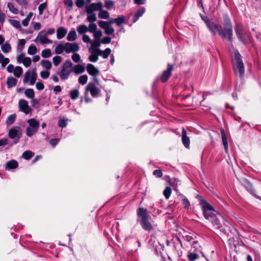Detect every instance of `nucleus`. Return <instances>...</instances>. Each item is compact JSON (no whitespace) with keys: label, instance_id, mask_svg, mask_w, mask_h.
<instances>
[{"label":"nucleus","instance_id":"obj_28","mask_svg":"<svg viewBox=\"0 0 261 261\" xmlns=\"http://www.w3.org/2000/svg\"><path fill=\"white\" fill-rule=\"evenodd\" d=\"M145 9L144 7H141L135 13L134 16V19L133 20V22H136L139 18L140 17L142 16V15L145 12Z\"/></svg>","mask_w":261,"mask_h":261},{"label":"nucleus","instance_id":"obj_59","mask_svg":"<svg viewBox=\"0 0 261 261\" xmlns=\"http://www.w3.org/2000/svg\"><path fill=\"white\" fill-rule=\"evenodd\" d=\"M31 59L30 57H25L24 60L23 61V64L26 67H29L31 64Z\"/></svg>","mask_w":261,"mask_h":261},{"label":"nucleus","instance_id":"obj_44","mask_svg":"<svg viewBox=\"0 0 261 261\" xmlns=\"http://www.w3.org/2000/svg\"><path fill=\"white\" fill-rule=\"evenodd\" d=\"M34 155V153L30 150H27L22 153V157L25 160H30Z\"/></svg>","mask_w":261,"mask_h":261},{"label":"nucleus","instance_id":"obj_54","mask_svg":"<svg viewBox=\"0 0 261 261\" xmlns=\"http://www.w3.org/2000/svg\"><path fill=\"white\" fill-rule=\"evenodd\" d=\"M53 63L55 66H57L62 61V58L60 56H57L53 59Z\"/></svg>","mask_w":261,"mask_h":261},{"label":"nucleus","instance_id":"obj_35","mask_svg":"<svg viewBox=\"0 0 261 261\" xmlns=\"http://www.w3.org/2000/svg\"><path fill=\"white\" fill-rule=\"evenodd\" d=\"M42 67L47 70L50 69L51 67V63L49 60H43L41 62Z\"/></svg>","mask_w":261,"mask_h":261},{"label":"nucleus","instance_id":"obj_6","mask_svg":"<svg viewBox=\"0 0 261 261\" xmlns=\"http://www.w3.org/2000/svg\"><path fill=\"white\" fill-rule=\"evenodd\" d=\"M73 64L69 60H66L61 65L60 71L58 72V74L62 80L68 79L72 70L71 68L72 67Z\"/></svg>","mask_w":261,"mask_h":261},{"label":"nucleus","instance_id":"obj_39","mask_svg":"<svg viewBox=\"0 0 261 261\" xmlns=\"http://www.w3.org/2000/svg\"><path fill=\"white\" fill-rule=\"evenodd\" d=\"M169 183L171 186L174 187V190H176L177 187L180 184V181L177 178H173L169 180Z\"/></svg>","mask_w":261,"mask_h":261},{"label":"nucleus","instance_id":"obj_12","mask_svg":"<svg viewBox=\"0 0 261 261\" xmlns=\"http://www.w3.org/2000/svg\"><path fill=\"white\" fill-rule=\"evenodd\" d=\"M18 107L19 111L25 114H29L32 111L31 108L29 106L28 102L24 99L19 100Z\"/></svg>","mask_w":261,"mask_h":261},{"label":"nucleus","instance_id":"obj_5","mask_svg":"<svg viewBox=\"0 0 261 261\" xmlns=\"http://www.w3.org/2000/svg\"><path fill=\"white\" fill-rule=\"evenodd\" d=\"M200 204L203 211L204 218L209 221L217 215L218 212L216 211L214 207L206 200L202 199Z\"/></svg>","mask_w":261,"mask_h":261},{"label":"nucleus","instance_id":"obj_60","mask_svg":"<svg viewBox=\"0 0 261 261\" xmlns=\"http://www.w3.org/2000/svg\"><path fill=\"white\" fill-rule=\"evenodd\" d=\"M98 24L100 28L103 29H105L109 25V22L108 21H105L102 20L99 21Z\"/></svg>","mask_w":261,"mask_h":261},{"label":"nucleus","instance_id":"obj_9","mask_svg":"<svg viewBox=\"0 0 261 261\" xmlns=\"http://www.w3.org/2000/svg\"><path fill=\"white\" fill-rule=\"evenodd\" d=\"M22 135V129L19 126H13L10 129L8 136L10 139H13V143L17 144Z\"/></svg>","mask_w":261,"mask_h":261},{"label":"nucleus","instance_id":"obj_50","mask_svg":"<svg viewBox=\"0 0 261 261\" xmlns=\"http://www.w3.org/2000/svg\"><path fill=\"white\" fill-rule=\"evenodd\" d=\"M182 197H183L182 201V204L185 206V208L188 209L190 206V203L189 201V200L185 197L183 195L180 194V195Z\"/></svg>","mask_w":261,"mask_h":261},{"label":"nucleus","instance_id":"obj_43","mask_svg":"<svg viewBox=\"0 0 261 261\" xmlns=\"http://www.w3.org/2000/svg\"><path fill=\"white\" fill-rule=\"evenodd\" d=\"M67 121H68L67 119L60 118L58 121V125L60 127H62V128L65 127L67 124Z\"/></svg>","mask_w":261,"mask_h":261},{"label":"nucleus","instance_id":"obj_40","mask_svg":"<svg viewBox=\"0 0 261 261\" xmlns=\"http://www.w3.org/2000/svg\"><path fill=\"white\" fill-rule=\"evenodd\" d=\"M24 94L29 98H33L35 96L34 91L32 89H28L25 90Z\"/></svg>","mask_w":261,"mask_h":261},{"label":"nucleus","instance_id":"obj_36","mask_svg":"<svg viewBox=\"0 0 261 261\" xmlns=\"http://www.w3.org/2000/svg\"><path fill=\"white\" fill-rule=\"evenodd\" d=\"M98 17L101 19H108L109 17V13L108 11L102 10V9L99 10Z\"/></svg>","mask_w":261,"mask_h":261},{"label":"nucleus","instance_id":"obj_64","mask_svg":"<svg viewBox=\"0 0 261 261\" xmlns=\"http://www.w3.org/2000/svg\"><path fill=\"white\" fill-rule=\"evenodd\" d=\"M153 174L157 177H161L162 176L163 173L161 170H155L153 172Z\"/></svg>","mask_w":261,"mask_h":261},{"label":"nucleus","instance_id":"obj_14","mask_svg":"<svg viewBox=\"0 0 261 261\" xmlns=\"http://www.w3.org/2000/svg\"><path fill=\"white\" fill-rule=\"evenodd\" d=\"M65 52L67 54L70 53H75L79 50L80 47L79 45L76 43H69L66 42L65 43Z\"/></svg>","mask_w":261,"mask_h":261},{"label":"nucleus","instance_id":"obj_47","mask_svg":"<svg viewBox=\"0 0 261 261\" xmlns=\"http://www.w3.org/2000/svg\"><path fill=\"white\" fill-rule=\"evenodd\" d=\"M79 95V91L76 89L72 90L70 92V96L71 98L73 100L76 99Z\"/></svg>","mask_w":261,"mask_h":261},{"label":"nucleus","instance_id":"obj_31","mask_svg":"<svg viewBox=\"0 0 261 261\" xmlns=\"http://www.w3.org/2000/svg\"><path fill=\"white\" fill-rule=\"evenodd\" d=\"M10 62L8 58H5L4 56L0 52V64L2 67H5Z\"/></svg>","mask_w":261,"mask_h":261},{"label":"nucleus","instance_id":"obj_29","mask_svg":"<svg viewBox=\"0 0 261 261\" xmlns=\"http://www.w3.org/2000/svg\"><path fill=\"white\" fill-rule=\"evenodd\" d=\"M1 49L4 53H8L11 51L12 48L10 43L6 42L4 44H2Z\"/></svg>","mask_w":261,"mask_h":261},{"label":"nucleus","instance_id":"obj_41","mask_svg":"<svg viewBox=\"0 0 261 261\" xmlns=\"http://www.w3.org/2000/svg\"><path fill=\"white\" fill-rule=\"evenodd\" d=\"M37 52V47L34 45H31L28 50V53L30 55H34Z\"/></svg>","mask_w":261,"mask_h":261},{"label":"nucleus","instance_id":"obj_3","mask_svg":"<svg viewBox=\"0 0 261 261\" xmlns=\"http://www.w3.org/2000/svg\"><path fill=\"white\" fill-rule=\"evenodd\" d=\"M215 228L220 230L224 234L227 233L229 223L224 218L221 214L217 213V215L210 220Z\"/></svg>","mask_w":261,"mask_h":261},{"label":"nucleus","instance_id":"obj_49","mask_svg":"<svg viewBox=\"0 0 261 261\" xmlns=\"http://www.w3.org/2000/svg\"><path fill=\"white\" fill-rule=\"evenodd\" d=\"M25 44V41L24 39H19L17 46V50H19V51H21L24 48Z\"/></svg>","mask_w":261,"mask_h":261},{"label":"nucleus","instance_id":"obj_4","mask_svg":"<svg viewBox=\"0 0 261 261\" xmlns=\"http://www.w3.org/2000/svg\"><path fill=\"white\" fill-rule=\"evenodd\" d=\"M234 62L233 63V69L235 75L242 78L245 73V67L242 57L238 51H236L234 53Z\"/></svg>","mask_w":261,"mask_h":261},{"label":"nucleus","instance_id":"obj_63","mask_svg":"<svg viewBox=\"0 0 261 261\" xmlns=\"http://www.w3.org/2000/svg\"><path fill=\"white\" fill-rule=\"evenodd\" d=\"M93 33V36L96 39H99L102 36V32L101 31H96Z\"/></svg>","mask_w":261,"mask_h":261},{"label":"nucleus","instance_id":"obj_2","mask_svg":"<svg viewBox=\"0 0 261 261\" xmlns=\"http://www.w3.org/2000/svg\"><path fill=\"white\" fill-rule=\"evenodd\" d=\"M138 221L140 222L143 229L150 231L153 229L151 223L149 222L150 216L146 208L140 207L137 211Z\"/></svg>","mask_w":261,"mask_h":261},{"label":"nucleus","instance_id":"obj_15","mask_svg":"<svg viewBox=\"0 0 261 261\" xmlns=\"http://www.w3.org/2000/svg\"><path fill=\"white\" fill-rule=\"evenodd\" d=\"M86 90L90 91L91 95L94 97H97L100 91L99 89L93 83H89L88 84Z\"/></svg>","mask_w":261,"mask_h":261},{"label":"nucleus","instance_id":"obj_48","mask_svg":"<svg viewBox=\"0 0 261 261\" xmlns=\"http://www.w3.org/2000/svg\"><path fill=\"white\" fill-rule=\"evenodd\" d=\"M171 194V189L170 187H167L164 190L163 194L166 199H168Z\"/></svg>","mask_w":261,"mask_h":261},{"label":"nucleus","instance_id":"obj_61","mask_svg":"<svg viewBox=\"0 0 261 261\" xmlns=\"http://www.w3.org/2000/svg\"><path fill=\"white\" fill-rule=\"evenodd\" d=\"M50 73L47 70H43L40 72V76L43 79H46L49 76Z\"/></svg>","mask_w":261,"mask_h":261},{"label":"nucleus","instance_id":"obj_10","mask_svg":"<svg viewBox=\"0 0 261 261\" xmlns=\"http://www.w3.org/2000/svg\"><path fill=\"white\" fill-rule=\"evenodd\" d=\"M34 41L36 44H50L53 43V41L47 38V36L45 33V31H40Z\"/></svg>","mask_w":261,"mask_h":261},{"label":"nucleus","instance_id":"obj_13","mask_svg":"<svg viewBox=\"0 0 261 261\" xmlns=\"http://www.w3.org/2000/svg\"><path fill=\"white\" fill-rule=\"evenodd\" d=\"M102 4L101 2L92 3L85 7L86 12L87 13H93V11H99L102 9Z\"/></svg>","mask_w":261,"mask_h":261},{"label":"nucleus","instance_id":"obj_62","mask_svg":"<svg viewBox=\"0 0 261 261\" xmlns=\"http://www.w3.org/2000/svg\"><path fill=\"white\" fill-rule=\"evenodd\" d=\"M59 141V138L52 139L49 141V143L53 147H54L58 143Z\"/></svg>","mask_w":261,"mask_h":261},{"label":"nucleus","instance_id":"obj_27","mask_svg":"<svg viewBox=\"0 0 261 261\" xmlns=\"http://www.w3.org/2000/svg\"><path fill=\"white\" fill-rule=\"evenodd\" d=\"M97 49L99 56H102L104 59L107 58L111 53V50L109 48H107L104 50H101L99 49Z\"/></svg>","mask_w":261,"mask_h":261},{"label":"nucleus","instance_id":"obj_1","mask_svg":"<svg viewBox=\"0 0 261 261\" xmlns=\"http://www.w3.org/2000/svg\"><path fill=\"white\" fill-rule=\"evenodd\" d=\"M200 17L206 24L210 31L214 35L218 34L222 39L232 42L233 40L232 26L230 21L229 16L225 14L223 15V29L221 25L216 23L209 19L206 16L200 14Z\"/></svg>","mask_w":261,"mask_h":261},{"label":"nucleus","instance_id":"obj_11","mask_svg":"<svg viewBox=\"0 0 261 261\" xmlns=\"http://www.w3.org/2000/svg\"><path fill=\"white\" fill-rule=\"evenodd\" d=\"M37 77V74L35 69L32 70L31 72L27 71L24 75L23 82L24 83H27L30 80V84L33 85L35 84Z\"/></svg>","mask_w":261,"mask_h":261},{"label":"nucleus","instance_id":"obj_37","mask_svg":"<svg viewBox=\"0 0 261 261\" xmlns=\"http://www.w3.org/2000/svg\"><path fill=\"white\" fill-rule=\"evenodd\" d=\"M23 72V69L20 66H16L13 71L14 75L17 77L20 76Z\"/></svg>","mask_w":261,"mask_h":261},{"label":"nucleus","instance_id":"obj_33","mask_svg":"<svg viewBox=\"0 0 261 261\" xmlns=\"http://www.w3.org/2000/svg\"><path fill=\"white\" fill-rule=\"evenodd\" d=\"M115 23L117 26H120L125 22V17L123 15H120L117 18L114 19Z\"/></svg>","mask_w":261,"mask_h":261},{"label":"nucleus","instance_id":"obj_17","mask_svg":"<svg viewBox=\"0 0 261 261\" xmlns=\"http://www.w3.org/2000/svg\"><path fill=\"white\" fill-rule=\"evenodd\" d=\"M181 140L184 146L187 148H189L190 144V138L187 136V132L184 128L182 129Z\"/></svg>","mask_w":261,"mask_h":261},{"label":"nucleus","instance_id":"obj_22","mask_svg":"<svg viewBox=\"0 0 261 261\" xmlns=\"http://www.w3.org/2000/svg\"><path fill=\"white\" fill-rule=\"evenodd\" d=\"M243 184L246 190L251 194L255 195V191L253 189L251 184L247 180H244Z\"/></svg>","mask_w":261,"mask_h":261},{"label":"nucleus","instance_id":"obj_26","mask_svg":"<svg viewBox=\"0 0 261 261\" xmlns=\"http://www.w3.org/2000/svg\"><path fill=\"white\" fill-rule=\"evenodd\" d=\"M18 166V162L15 160H11L6 164V169L10 170L16 168Z\"/></svg>","mask_w":261,"mask_h":261},{"label":"nucleus","instance_id":"obj_30","mask_svg":"<svg viewBox=\"0 0 261 261\" xmlns=\"http://www.w3.org/2000/svg\"><path fill=\"white\" fill-rule=\"evenodd\" d=\"M65 44H59L55 49V53L57 55L62 54L64 51H65Z\"/></svg>","mask_w":261,"mask_h":261},{"label":"nucleus","instance_id":"obj_42","mask_svg":"<svg viewBox=\"0 0 261 261\" xmlns=\"http://www.w3.org/2000/svg\"><path fill=\"white\" fill-rule=\"evenodd\" d=\"M51 56V52L50 49L47 48L43 50L41 52V56L43 58H47Z\"/></svg>","mask_w":261,"mask_h":261},{"label":"nucleus","instance_id":"obj_38","mask_svg":"<svg viewBox=\"0 0 261 261\" xmlns=\"http://www.w3.org/2000/svg\"><path fill=\"white\" fill-rule=\"evenodd\" d=\"M33 13L32 12H30L29 14L27 15L26 18L23 19L22 21V24L24 27H27L28 25L29 22L30 21V19H31L32 17L33 16Z\"/></svg>","mask_w":261,"mask_h":261},{"label":"nucleus","instance_id":"obj_52","mask_svg":"<svg viewBox=\"0 0 261 261\" xmlns=\"http://www.w3.org/2000/svg\"><path fill=\"white\" fill-rule=\"evenodd\" d=\"M87 80L88 76L87 75H83L80 76L78 80L79 83L83 85H85L87 83Z\"/></svg>","mask_w":261,"mask_h":261},{"label":"nucleus","instance_id":"obj_32","mask_svg":"<svg viewBox=\"0 0 261 261\" xmlns=\"http://www.w3.org/2000/svg\"><path fill=\"white\" fill-rule=\"evenodd\" d=\"M16 118V115L15 114H12L8 116L7 118L6 123L7 125H12L15 122Z\"/></svg>","mask_w":261,"mask_h":261},{"label":"nucleus","instance_id":"obj_51","mask_svg":"<svg viewBox=\"0 0 261 261\" xmlns=\"http://www.w3.org/2000/svg\"><path fill=\"white\" fill-rule=\"evenodd\" d=\"M199 256L195 253H190L188 255V259L190 261H194L199 258Z\"/></svg>","mask_w":261,"mask_h":261},{"label":"nucleus","instance_id":"obj_34","mask_svg":"<svg viewBox=\"0 0 261 261\" xmlns=\"http://www.w3.org/2000/svg\"><path fill=\"white\" fill-rule=\"evenodd\" d=\"M88 30V27L84 24L79 25L77 28V31L80 34H83L86 33Z\"/></svg>","mask_w":261,"mask_h":261},{"label":"nucleus","instance_id":"obj_56","mask_svg":"<svg viewBox=\"0 0 261 261\" xmlns=\"http://www.w3.org/2000/svg\"><path fill=\"white\" fill-rule=\"evenodd\" d=\"M114 31V29L110 25L105 29V33L107 35L113 34Z\"/></svg>","mask_w":261,"mask_h":261},{"label":"nucleus","instance_id":"obj_24","mask_svg":"<svg viewBox=\"0 0 261 261\" xmlns=\"http://www.w3.org/2000/svg\"><path fill=\"white\" fill-rule=\"evenodd\" d=\"M17 80L13 77H9L7 80V85L8 88L15 87L17 84Z\"/></svg>","mask_w":261,"mask_h":261},{"label":"nucleus","instance_id":"obj_53","mask_svg":"<svg viewBox=\"0 0 261 261\" xmlns=\"http://www.w3.org/2000/svg\"><path fill=\"white\" fill-rule=\"evenodd\" d=\"M8 7L9 8V10L13 14H16L18 13V10L11 3H9L8 4Z\"/></svg>","mask_w":261,"mask_h":261},{"label":"nucleus","instance_id":"obj_19","mask_svg":"<svg viewBox=\"0 0 261 261\" xmlns=\"http://www.w3.org/2000/svg\"><path fill=\"white\" fill-rule=\"evenodd\" d=\"M72 70L75 74H79L85 71V68L83 65L77 64L73 67Z\"/></svg>","mask_w":261,"mask_h":261},{"label":"nucleus","instance_id":"obj_25","mask_svg":"<svg viewBox=\"0 0 261 261\" xmlns=\"http://www.w3.org/2000/svg\"><path fill=\"white\" fill-rule=\"evenodd\" d=\"M76 33L74 29H71L68 34L67 40L69 41H73L76 39Z\"/></svg>","mask_w":261,"mask_h":261},{"label":"nucleus","instance_id":"obj_21","mask_svg":"<svg viewBox=\"0 0 261 261\" xmlns=\"http://www.w3.org/2000/svg\"><path fill=\"white\" fill-rule=\"evenodd\" d=\"M98 56H99L98 49H95L91 52V55L88 57V60L91 62H96L98 60Z\"/></svg>","mask_w":261,"mask_h":261},{"label":"nucleus","instance_id":"obj_58","mask_svg":"<svg viewBox=\"0 0 261 261\" xmlns=\"http://www.w3.org/2000/svg\"><path fill=\"white\" fill-rule=\"evenodd\" d=\"M72 60L75 63H79L81 61V57L79 54L74 53L71 56Z\"/></svg>","mask_w":261,"mask_h":261},{"label":"nucleus","instance_id":"obj_7","mask_svg":"<svg viewBox=\"0 0 261 261\" xmlns=\"http://www.w3.org/2000/svg\"><path fill=\"white\" fill-rule=\"evenodd\" d=\"M29 126L26 128V135L31 137L37 133L39 127V122L35 118H31L27 120Z\"/></svg>","mask_w":261,"mask_h":261},{"label":"nucleus","instance_id":"obj_45","mask_svg":"<svg viewBox=\"0 0 261 261\" xmlns=\"http://www.w3.org/2000/svg\"><path fill=\"white\" fill-rule=\"evenodd\" d=\"M89 15L87 18V21L93 23V22L96 20V14L94 13H88Z\"/></svg>","mask_w":261,"mask_h":261},{"label":"nucleus","instance_id":"obj_16","mask_svg":"<svg viewBox=\"0 0 261 261\" xmlns=\"http://www.w3.org/2000/svg\"><path fill=\"white\" fill-rule=\"evenodd\" d=\"M173 65L168 64L167 69L163 72V75L161 77L162 83L166 82L169 78L171 74V71L173 69Z\"/></svg>","mask_w":261,"mask_h":261},{"label":"nucleus","instance_id":"obj_23","mask_svg":"<svg viewBox=\"0 0 261 261\" xmlns=\"http://www.w3.org/2000/svg\"><path fill=\"white\" fill-rule=\"evenodd\" d=\"M221 134L222 136V139L223 144L224 147L225 151L226 152H228V145L227 143V137L225 135V132L223 129L221 130Z\"/></svg>","mask_w":261,"mask_h":261},{"label":"nucleus","instance_id":"obj_18","mask_svg":"<svg viewBox=\"0 0 261 261\" xmlns=\"http://www.w3.org/2000/svg\"><path fill=\"white\" fill-rule=\"evenodd\" d=\"M88 73L92 76H96L99 74V70L93 65L88 64L86 67Z\"/></svg>","mask_w":261,"mask_h":261},{"label":"nucleus","instance_id":"obj_8","mask_svg":"<svg viewBox=\"0 0 261 261\" xmlns=\"http://www.w3.org/2000/svg\"><path fill=\"white\" fill-rule=\"evenodd\" d=\"M234 29L237 36L240 41L244 44L247 43L249 38L248 31L240 24L236 25Z\"/></svg>","mask_w":261,"mask_h":261},{"label":"nucleus","instance_id":"obj_46","mask_svg":"<svg viewBox=\"0 0 261 261\" xmlns=\"http://www.w3.org/2000/svg\"><path fill=\"white\" fill-rule=\"evenodd\" d=\"M10 23L12 25L17 29H20L21 28L19 21L17 20L11 19L10 20Z\"/></svg>","mask_w":261,"mask_h":261},{"label":"nucleus","instance_id":"obj_20","mask_svg":"<svg viewBox=\"0 0 261 261\" xmlns=\"http://www.w3.org/2000/svg\"><path fill=\"white\" fill-rule=\"evenodd\" d=\"M67 33V30L63 28L59 27L57 30V38L58 39H61L64 37Z\"/></svg>","mask_w":261,"mask_h":261},{"label":"nucleus","instance_id":"obj_57","mask_svg":"<svg viewBox=\"0 0 261 261\" xmlns=\"http://www.w3.org/2000/svg\"><path fill=\"white\" fill-rule=\"evenodd\" d=\"M46 7L47 3L46 2L40 5V6L38 7L39 13L40 15L42 14L43 11L46 9Z\"/></svg>","mask_w":261,"mask_h":261},{"label":"nucleus","instance_id":"obj_55","mask_svg":"<svg viewBox=\"0 0 261 261\" xmlns=\"http://www.w3.org/2000/svg\"><path fill=\"white\" fill-rule=\"evenodd\" d=\"M88 29V31L91 33H94L96 31L97 25L94 23H90Z\"/></svg>","mask_w":261,"mask_h":261}]
</instances>
